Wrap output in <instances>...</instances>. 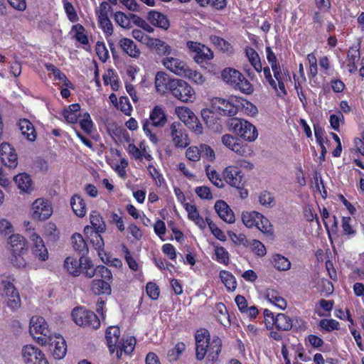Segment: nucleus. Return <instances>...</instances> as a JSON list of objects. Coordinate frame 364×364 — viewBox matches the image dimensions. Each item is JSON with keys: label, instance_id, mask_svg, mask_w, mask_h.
I'll return each instance as SVG.
<instances>
[{"label": "nucleus", "instance_id": "aec40b11", "mask_svg": "<svg viewBox=\"0 0 364 364\" xmlns=\"http://www.w3.org/2000/svg\"><path fill=\"white\" fill-rule=\"evenodd\" d=\"M275 81L277 82V90H275L277 96L282 97L287 95V91L285 87V82L290 79L289 71L287 70H282L280 65L272 68Z\"/></svg>", "mask_w": 364, "mask_h": 364}, {"label": "nucleus", "instance_id": "2f4dec72", "mask_svg": "<svg viewBox=\"0 0 364 364\" xmlns=\"http://www.w3.org/2000/svg\"><path fill=\"white\" fill-rule=\"evenodd\" d=\"M168 75L164 72H158L155 76V86L159 92L164 93L169 90V85L172 82Z\"/></svg>", "mask_w": 364, "mask_h": 364}, {"label": "nucleus", "instance_id": "4d7b16f0", "mask_svg": "<svg viewBox=\"0 0 364 364\" xmlns=\"http://www.w3.org/2000/svg\"><path fill=\"white\" fill-rule=\"evenodd\" d=\"M26 252H18V253H11L10 259L14 266L18 268H25L27 266V262L23 257Z\"/></svg>", "mask_w": 364, "mask_h": 364}, {"label": "nucleus", "instance_id": "6ab92c4d", "mask_svg": "<svg viewBox=\"0 0 364 364\" xmlns=\"http://www.w3.org/2000/svg\"><path fill=\"white\" fill-rule=\"evenodd\" d=\"M30 239L33 242L32 253L38 260L45 262L48 259V251L43 239L36 232H33Z\"/></svg>", "mask_w": 364, "mask_h": 364}, {"label": "nucleus", "instance_id": "4468645a", "mask_svg": "<svg viewBox=\"0 0 364 364\" xmlns=\"http://www.w3.org/2000/svg\"><path fill=\"white\" fill-rule=\"evenodd\" d=\"M186 46L189 50L195 54L193 59L197 63H202L213 58L212 50L200 43L189 41Z\"/></svg>", "mask_w": 364, "mask_h": 364}, {"label": "nucleus", "instance_id": "69168bd1", "mask_svg": "<svg viewBox=\"0 0 364 364\" xmlns=\"http://www.w3.org/2000/svg\"><path fill=\"white\" fill-rule=\"evenodd\" d=\"M196 194L203 200H211L213 195L209 187L206 186H198L195 188Z\"/></svg>", "mask_w": 364, "mask_h": 364}, {"label": "nucleus", "instance_id": "9d476101", "mask_svg": "<svg viewBox=\"0 0 364 364\" xmlns=\"http://www.w3.org/2000/svg\"><path fill=\"white\" fill-rule=\"evenodd\" d=\"M221 141L226 148L241 156H250L253 154V150L249 145L240 142L237 137L230 134L223 135Z\"/></svg>", "mask_w": 364, "mask_h": 364}, {"label": "nucleus", "instance_id": "f3484780", "mask_svg": "<svg viewBox=\"0 0 364 364\" xmlns=\"http://www.w3.org/2000/svg\"><path fill=\"white\" fill-rule=\"evenodd\" d=\"M32 210V217L35 220H44L52 214L50 205L43 198H38L33 203Z\"/></svg>", "mask_w": 364, "mask_h": 364}, {"label": "nucleus", "instance_id": "473e14b6", "mask_svg": "<svg viewBox=\"0 0 364 364\" xmlns=\"http://www.w3.org/2000/svg\"><path fill=\"white\" fill-rule=\"evenodd\" d=\"M80 105L73 104L70 105L68 108L63 110V116L68 123L75 124L78 120V117L80 116Z\"/></svg>", "mask_w": 364, "mask_h": 364}, {"label": "nucleus", "instance_id": "cd10ccee", "mask_svg": "<svg viewBox=\"0 0 364 364\" xmlns=\"http://www.w3.org/2000/svg\"><path fill=\"white\" fill-rule=\"evenodd\" d=\"M360 58L359 46L350 47L347 55V68L349 73H353L357 70L356 62L359 60Z\"/></svg>", "mask_w": 364, "mask_h": 364}, {"label": "nucleus", "instance_id": "c9c22d12", "mask_svg": "<svg viewBox=\"0 0 364 364\" xmlns=\"http://www.w3.org/2000/svg\"><path fill=\"white\" fill-rule=\"evenodd\" d=\"M271 326H275L279 331H289L292 328V321L284 314H278Z\"/></svg>", "mask_w": 364, "mask_h": 364}, {"label": "nucleus", "instance_id": "09e8293b", "mask_svg": "<svg viewBox=\"0 0 364 364\" xmlns=\"http://www.w3.org/2000/svg\"><path fill=\"white\" fill-rule=\"evenodd\" d=\"M159 55L168 57L173 53L171 47L165 41L158 38L153 48Z\"/></svg>", "mask_w": 364, "mask_h": 364}, {"label": "nucleus", "instance_id": "a878e982", "mask_svg": "<svg viewBox=\"0 0 364 364\" xmlns=\"http://www.w3.org/2000/svg\"><path fill=\"white\" fill-rule=\"evenodd\" d=\"M9 245L11 253L27 252V242L24 237L19 234L11 235L9 238Z\"/></svg>", "mask_w": 364, "mask_h": 364}, {"label": "nucleus", "instance_id": "412c9836", "mask_svg": "<svg viewBox=\"0 0 364 364\" xmlns=\"http://www.w3.org/2000/svg\"><path fill=\"white\" fill-rule=\"evenodd\" d=\"M223 177L225 181L232 187L240 188L243 186L241 171L235 166L226 167L223 171Z\"/></svg>", "mask_w": 364, "mask_h": 364}, {"label": "nucleus", "instance_id": "39448f33", "mask_svg": "<svg viewBox=\"0 0 364 364\" xmlns=\"http://www.w3.org/2000/svg\"><path fill=\"white\" fill-rule=\"evenodd\" d=\"M243 224L248 228H257L262 232L272 235L273 229L269 220L257 211H246L242 213Z\"/></svg>", "mask_w": 364, "mask_h": 364}, {"label": "nucleus", "instance_id": "0eeeda50", "mask_svg": "<svg viewBox=\"0 0 364 364\" xmlns=\"http://www.w3.org/2000/svg\"><path fill=\"white\" fill-rule=\"evenodd\" d=\"M29 331L31 336L38 342L48 343L53 335L48 328L44 318L34 316L31 318Z\"/></svg>", "mask_w": 364, "mask_h": 364}, {"label": "nucleus", "instance_id": "49530a36", "mask_svg": "<svg viewBox=\"0 0 364 364\" xmlns=\"http://www.w3.org/2000/svg\"><path fill=\"white\" fill-rule=\"evenodd\" d=\"M80 272H82L86 277L92 278L97 274V267H94L92 261L85 257H81Z\"/></svg>", "mask_w": 364, "mask_h": 364}, {"label": "nucleus", "instance_id": "58836bf2", "mask_svg": "<svg viewBox=\"0 0 364 364\" xmlns=\"http://www.w3.org/2000/svg\"><path fill=\"white\" fill-rule=\"evenodd\" d=\"M70 205L76 215L81 218L85 215V203L80 196L77 195L73 196L70 199Z\"/></svg>", "mask_w": 364, "mask_h": 364}, {"label": "nucleus", "instance_id": "9b49d317", "mask_svg": "<svg viewBox=\"0 0 364 364\" xmlns=\"http://www.w3.org/2000/svg\"><path fill=\"white\" fill-rule=\"evenodd\" d=\"M171 142L175 147L184 149L190 144V139L182 124L178 122H173L169 127Z\"/></svg>", "mask_w": 364, "mask_h": 364}, {"label": "nucleus", "instance_id": "5fc2aeb1", "mask_svg": "<svg viewBox=\"0 0 364 364\" xmlns=\"http://www.w3.org/2000/svg\"><path fill=\"white\" fill-rule=\"evenodd\" d=\"M65 12L70 22H77L79 19L76 10L73 5L68 0H62Z\"/></svg>", "mask_w": 364, "mask_h": 364}, {"label": "nucleus", "instance_id": "423d86ee", "mask_svg": "<svg viewBox=\"0 0 364 364\" xmlns=\"http://www.w3.org/2000/svg\"><path fill=\"white\" fill-rule=\"evenodd\" d=\"M230 127L236 135L246 141L253 142L258 137L257 128L247 120L233 118L230 121Z\"/></svg>", "mask_w": 364, "mask_h": 364}, {"label": "nucleus", "instance_id": "052dcab7", "mask_svg": "<svg viewBox=\"0 0 364 364\" xmlns=\"http://www.w3.org/2000/svg\"><path fill=\"white\" fill-rule=\"evenodd\" d=\"M240 104L243 112L245 114L253 117L257 114V108L252 102L246 100H241L240 101Z\"/></svg>", "mask_w": 364, "mask_h": 364}, {"label": "nucleus", "instance_id": "7ed1b4c3", "mask_svg": "<svg viewBox=\"0 0 364 364\" xmlns=\"http://www.w3.org/2000/svg\"><path fill=\"white\" fill-rule=\"evenodd\" d=\"M166 122L167 117L165 110L162 107L159 105L155 106L151 110L149 119H144L143 121V130L153 144H156L158 143V138L153 132L152 128L164 127Z\"/></svg>", "mask_w": 364, "mask_h": 364}, {"label": "nucleus", "instance_id": "a19ab883", "mask_svg": "<svg viewBox=\"0 0 364 364\" xmlns=\"http://www.w3.org/2000/svg\"><path fill=\"white\" fill-rule=\"evenodd\" d=\"M91 289L97 295L111 294L110 285L103 279H94L92 282Z\"/></svg>", "mask_w": 364, "mask_h": 364}, {"label": "nucleus", "instance_id": "e2e57ef3", "mask_svg": "<svg viewBox=\"0 0 364 364\" xmlns=\"http://www.w3.org/2000/svg\"><path fill=\"white\" fill-rule=\"evenodd\" d=\"M200 156L205 158L208 161L213 162L215 159L214 150L208 145L205 144H199Z\"/></svg>", "mask_w": 364, "mask_h": 364}, {"label": "nucleus", "instance_id": "f03ea898", "mask_svg": "<svg viewBox=\"0 0 364 364\" xmlns=\"http://www.w3.org/2000/svg\"><path fill=\"white\" fill-rule=\"evenodd\" d=\"M120 331L117 326H109L106 331V339L111 353L116 351L117 358H120L122 354H130L134 349L136 339L129 336L120 340Z\"/></svg>", "mask_w": 364, "mask_h": 364}, {"label": "nucleus", "instance_id": "bb28decb", "mask_svg": "<svg viewBox=\"0 0 364 364\" xmlns=\"http://www.w3.org/2000/svg\"><path fill=\"white\" fill-rule=\"evenodd\" d=\"M119 44L122 50L131 58H137L139 57L140 50L132 40L123 38L119 41Z\"/></svg>", "mask_w": 364, "mask_h": 364}, {"label": "nucleus", "instance_id": "8fccbe9b", "mask_svg": "<svg viewBox=\"0 0 364 364\" xmlns=\"http://www.w3.org/2000/svg\"><path fill=\"white\" fill-rule=\"evenodd\" d=\"M215 314L218 321L223 326L230 324L229 316L226 306L223 303H218L215 306Z\"/></svg>", "mask_w": 364, "mask_h": 364}, {"label": "nucleus", "instance_id": "c85d7f7f", "mask_svg": "<svg viewBox=\"0 0 364 364\" xmlns=\"http://www.w3.org/2000/svg\"><path fill=\"white\" fill-rule=\"evenodd\" d=\"M267 299L279 309L284 310L287 308L286 300L280 294L273 289H267L265 292Z\"/></svg>", "mask_w": 364, "mask_h": 364}, {"label": "nucleus", "instance_id": "20e7f679", "mask_svg": "<svg viewBox=\"0 0 364 364\" xmlns=\"http://www.w3.org/2000/svg\"><path fill=\"white\" fill-rule=\"evenodd\" d=\"M221 76L224 82L235 90L247 95L253 92L254 89L251 83L238 70L227 68L223 70Z\"/></svg>", "mask_w": 364, "mask_h": 364}, {"label": "nucleus", "instance_id": "72a5a7b5", "mask_svg": "<svg viewBox=\"0 0 364 364\" xmlns=\"http://www.w3.org/2000/svg\"><path fill=\"white\" fill-rule=\"evenodd\" d=\"M175 112L178 117L187 126L196 119L195 114L186 107H177Z\"/></svg>", "mask_w": 364, "mask_h": 364}, {"label": "nucleus", "instance_id": "79ce46f5", "mask_svg": "<svg viewBox=\"0 0 364 364\" xmlns=\"http://www.w3.org/2000/svg\"><path fill=\"white\" fill-rule=\"evenodd\" d=\"M84 231L87 235L90 232V242L96 250L98 251L104 248L105 242L100 235L101 232H98V231H92V228L88 226L85 228Z\"/></svg>", "mask_w": 364, "mask_h": 364}, {"label": "nucleus", "instance_id": "4c0bfd02", "mask_svg": "<svg viewBox=\"0 0 364 364\" xmlns=\"http://www.w3.org/2000/svg\"><path fill=\"white\" fill-rule=\"evenodd\" d=\"M219 277L228 291H234L237 288V281L233 274L226 270L220 272Z\"/></svg>", "mask_w": 364, "mask_h": 364}, {"label": "nucleus", "instance_id": "0e129e2a", "mask_svg": "<svg viewBox=\"0 0 364 364\" xmlns=\"http://www.w3.org/2000/svg\"><path fill=\"white\" fill-rule=\"evenodd\" d=\"M81 129L87 134H90L93 127V122L88 112H85L82 119L80 122Z\"/></svg>", "mask_w": 364, "mask_h": 364}, {"label": "nucleus", "instance_id": "1a4fd4ad", "mask_svg": "<svg viewBox=\"0 0 364 364\" xmlns=\"http://www.w3.org/2000/svg\"><path fill=\"white\" fill-rule=\"evenodd\" d=\"M74 322L80 326L97 329L100 326V321L97 316L92 311L83 307H77L72 312Z\"/></svg>", "mask_w": 364, "mask_h": 364}, {"label": "nucleus", "instance_id": "f704fd0d", "mask_svg": "<svg viewBox=\"0 0 364 364\" xmlns=\"http://www.w3.org/2000/svg\"><path fill=\"white\" fill-rule=\"evenodd\" d=\"M81 258L77 259L73 257H68L64 261V267L70 274L77 277L80 274Z\"/></svg>", "mask_w": 364, "mask_h": 364}, {"label": "nucleus", "instance_id": "e433bc0d", "mask_svg": "<svg viewBox=\"0 0 364 364\" xmlns=\"http://www.w3.org/2000/svg\"><path fill=\"white\" fill-rule=\"evenodd\" d=\"M73 249L84 257L88 252V247L86 242L80 233H75L71 237Z\"/></svg>", "mask_w": 364, "mask_h": 364}, {"label": "nucleus", "instance_id": "3c124183", "mask_svg": "<svg viewBox=\"0 0 364 364\" xmlns=\"http://www.w3.org/2000/svg\"><path fill=\"white\" fill-rule=\"evenodd\" d=\"M214 252L217 262L225 265L229 264L230 255L223 247L214 245Z\"/></svg>", "mask_w": 364, "mask_h": 364}, {"label": "nucleus", "instance_id": "bf43d9fd", "mask_svg": "<svg viewBox=\"0 0 364 364\" xmlns=\"http://www.w3.org/2000/svg\"><path fill=\"white\" fill-rule=\"evenodd\" d=\"M249 246L253 252H255L258 257H263L267 254L265 246L257 240H252Z\"/></svg>", "mask_w": 364, "mask_h": 364}, {"label": "nucleus", "instance_id": "13d9d810", "mask_svg": "<svg viewBox=\"0 0 364 364\" xmlns=\"http://www.w3.org/2000/svg\"><path fill=\"white\" fill-rule=\"evenodd\" d=\"M182 77H187L195 83L199 85H201L205 82V77L200 72L193 70L189 67H188L186 70V75H183Z\"/></svg>", "mask_w": 364, "mask_h": 364}, {"label": "nucleus", "instance_id": "c03bdc74", "mask_svg": "<svg viewBox=\"0 0 364 364\" xmlns=\"http://www.w3.org/2000/svg\"><path fill=\"white\" fill-rule=\"evenodd\" d=\"M14 181L18 188L24 192L31 190L32 182L29 175L21 173L14 177Z\"/></svg>", "mask_w": 364, "mask_h": 364}, {"label": "nucleus", "instance_id": "6e6552de", "mask_svg": "<svg viewBox=\"0 0 364 364\" xmlns=\"http://www.w3.org/2000/svg\"><path fill=\"white\" fill-rule=\"evenodd\" d=\"M169 85L171 93L180 101L189 102L195 100V91L186 81L181 79H173Z\"/></svg>", "mask_w": 364, "mask_h": 364}, {"label": "nucleus", "instance_id": "4be33fe9", "mask_svg": "<svg viewBox=\"0 0 364 364\" xmlns=\"http://www.w3.org/2000/svg\"><path fill=\"white\" fill-rule=\"evenodd\" d=\"M216 114L218 113L211 106L210 108H204L201 110V116L206 125L213 132L220 133L223 127Z\"/></svg>", "mask_w": 364, "mask_h": 364}, {"label": "nucleus", "instance_id": "7c9ffc66", "mask_svg": "<svg viewBox=\"0 0 364 364\" xmlns=\"http://www.w3.org/2000/svg\"><path fill=\"white\" fill-rule=\"evenodd\" d=\"M184 208L191 220L193 221L200 228L205 227V223L203 218L199 215L198 210L194 204L186 203H184Z\"/></svg>", "mask_w": 364, "mask_h": 364}, {"label": "nucleus", "instance_id": "de8ad7c7", "mask_svg": "<svg viewBox=\"0 0 364 364\" xmlns=\"http://www.w3.org/2000/svg\"><path fill=\"white\" fill-rule=\"evenodd\" d=\"M205 173L207 177L214 186L218 188L224 187L223 180L213 167L210 165H207L205 166Z\"/></svg>", "mask_w": 364, "mask_h": 364}, {"label": "nucleus", "instance_id": "680f3d73", "mask_svg": "<svg viewBox=\"0 0 364 364\" xmlns=\"http://www.w3.org/2000/svg\"><path fill=\"white\" fill-rule=\"evenodd\" d=\"M186 157L193 162L200 161L201 156L199 145L189 146L186 151Z\"/></svg>", "mask_w": 364, "mask_h": 364}, {"label": "nucleus", "instance_id": "5701e85b", "mask_svg": "<svg viewBox=\"0 0 364 364\" xmlns=\"http://www.w3.org/2000/svg\"><path fill=\"white\" fill-rule=\"evenodd\" d=\"M215 210L219 217L228 223L235 222V215L228 205L223 200H218L215 204Z\"/></svg>", "mask_w": 364, "mask_h": 364}, {"label": "nucleus", "instance_id": "f8f14e48", "mask_svg": "<svg viewBox=\"0 0 364 364\" xmlns=\"http://www.w3.org/2000/svg\"><path fill=\"white\" fill-rule=\"evenodd\" d=\"M21 354L26 364H49L43 352L32 345L25 346Z\"/></svg>", "mask_w": 364, "mask_h": 364}, {"label": "nucleus", "instance_id": "c756f323", "mask_svg": "<svg viewBox=\"0 0 364 364\" xmlns=\"http://www.w3.org/2000/svg\"><path fill=\"white\" fill-rule=\"evenodd\" d=\"M18 127L21 134L30 141H34L36 139V133L32 123L26 119H21L19 120Z\"/></svg>", "mask_w": 364, "mask_h": 364}, {"label": "nucleus", "instance_id": "864d4df0", "mask_svg": "<svg viewBox=\"0 0 364 364\" xmlns=\"http://www.w3.org/2000/svg\"><path fill=\"white\" fill-rule=\"evenodd\" d=\"M48 69L53 72L55 80H60L63 85L68 88H73V83L68 79L64 73L53 65L48 66Z\"/></svg>", "mask_w": 364, "mask_h": 364}, {"label": "nucleus", "instance_id": "603ef678", "mask_svg": "<svg viewBox=\"0 0 364 364\" xmlns=\"http://www.w3.org/2000/svg\"><path fill=\"white\" fill-rule=\"evenodd\" d=\"M147 170L152 179L155 181L156 186L162 187L166 185L164 178L154 166L149 164L147 166Z\"/></svg>", "mask_w": 364, "mask_h": 364}, {"label": "nucleus", "instance_id": "393cba45", "mask_svg": "<svg viewBox=\"0 0 364 364\" xmlns=\"http://www.w3.org/2000/svg\"><path fill=\"white\" fill-rule=\"evenodd\" d=\"M147 19L149 23L154 26L164 30H167L169 28L170 24L168 18L166 16L159 11H149L148 13Z\"/></svg>", "mask_w": 364, "mask_h": 364}, {"label": "nucleus", "instance_id": "37998d69", "mask_svg": "<svg viewBox=\"0 0 364 364\" xmlns=\"http://www.w3.org/2000/svg\"><path fill=\"white\" fill-rule=\"evenodd\" d=\"M245 53L251 65L257 72L260 73L262 70V65L258 53L250 47L246 48Z\"/></svg>", "mask_w": 364, "mask_h": 364}, {"label": "nucleus", "instance_id": "2eb2a0df", "mask_svg": "<svg viewBox=\"0 0 364 364\" xmlns=\"http://www.w3.org/2000/svg\"><path fill=\"white\" fill-rule=\"evenodd\" d=\"M210 105L212 108L220 115L231 117L237 113V106L223 98L215 97L211 100Z\"/></svg>", "mask_w": 364, "mask_h": 364}, {"label": "nucleus", "instance_id": "b1692460", "mask_svg": "<svg viewBox=\"0 0 364 364\" xmlns=\"http://www.w3.org/2000/svg\"><path fill=\"white\" fill-rule=\"evenodd\" d=\"M18 293V290L9 278L5 277H0V295L6 304L9 298L11 297L13 294Z\"/></svg>", "mask_w": 364, "mask_h": 364}, {"label": "nucleus", "instance_id": "a18cd8bd", "mask_svg": "<svg viewBox=\"0 0 364 364\" xmlns=\"http://www.w3.org/2000/svg\"><path fill=\"white\" fill-rule=\"evenodd\" d=\"M90 223L92 228L95 231L98 232H104L106 230V225L102 219V217L97 211H92L90 216Z\"/></svg>", "mask_w": 364, "mask_h": 364}, {"label": "nucleus", "instance_id": "f257e3e1", "mask_svg": "<svg viewBox=\"0 0 364 364\" xmlns=\"http://www.w3.org/2000/svg\"><path fill=\"white\" fill-rule=\"evenodd\" d=\"M195 338L197 360H202L207 354L209 360L216 361L221 352V339L218 336L210 338L208 331L205 329L197 331Z\"/></svg>", "mask_w": 364, "mask_h": 364}, {"label": "nucleus", "instance_id": "338daca9", "mask_svg": "<svg viewBox=\"0 0 364 364\" xmlns=\"http://www.w3.org/2000/svg\"><path fill=\"white\" fill-rule=\"evenodd\" d=\"M117 108L120 109L124 114L129 116L132 109V105L129 99L127 97H121L117 105Z\"/></svg>", "mask_w": 364, "mask_h": 364}, {"label": "nucleus", "instance_id": "ddd939ff", "mask_svg": "<svg viewBox=\"0 0 364 364\" xmlns=\"http://www.w3.org/2000/svg\"><path fill=\"white\" fill-rule=\"evenodd\" d=\"M50 338L49 342L41 344L50 346V350L55 359H63L67 353V346L65 339L61 335L58 333L52 335Z\"/></svg>", "mask_w": 364, "mask_h": 364}, {"label": "nucleus", "instance_id": "a211bd4d", "mask_svg": "<svg viewBox=\"0 0 364 364\" xmlns=\"http://www.w3.org/2000/svg\"><path fill=\"white\" fill-rule=\"evenodd\" d=\"M0 159L5 166L14 168L18 164L17 154L14 148L6 142L0 144Z\"/></svg>", "mask_w": 364, "mask_h": 364}, {"label": "nucleus", "instance_id": "ea45409f", "mask_svg": "<svg viewBox=\"0 0 364 364\" xmlns=\"http://www.w3.org/2000/svg\"><path fill=\"white\" fill-rule=\"evenodd\" d=\"M272 264L279 271H287L291 268L290 261L281 254H274L272 257Z\"/></svg>", "mask_w": 364, "mask_h": 364}, {"label": "nucleus", "instance_id": "774afa93", "mask_svg": "<svg viewBox=\"0 0 364 364\" xmlns=\"http://www.w3.org/2000/svg\"><path fill=\"white\" fill-rule=\"evenodd\" d=\"M258 200L262 205L269 208L272 205L274 197L269 192L264 191L259 193Z\"/></svg>", "mask_w": 364, "mask_h": 364}, {"label": "nucleus", "instance_id": "6e6d98bb", "mask_svg": "<svg viewBox=\"0 0 364 364\" xmlns=\"http://www.w3.org/2000/svg\"><path fill=\"white\" fill-rule=\"evenodd\" d=\"M114 20L117 23L123 28H129L131 27V16L130 14L127 16L123 12L117 11L114 15Z\"/></svg>", "mask_w": 364, "mask_h": 364}, {"label": "nucleus", "instance_id": "dca6fc26", "mask_svg": "<svg viewBox=\"0 0 364 364\" xmlns=\"http://www.w3.org/2000/svg\"><path fill=\"white\" fill-rule=\"evenodd\" d=\"M161 64L170 72L181 77L186 75V70L188 67L186 62L174 56L163 58Z\"/></svg>", "mask_w": 364, "mask_h": 364}]
</instances>
